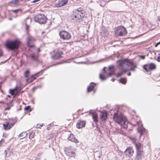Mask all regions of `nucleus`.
I'll return each mask as SVG.
<instances>
[{
	"label": "nucleus",
	"instance_id": "obj_1",
	"mask_svg": "<svg viewBox=\"0 0 160 160\" xmlns=\"http://www.w3.org/2000/svg\"><path fill=\"white\" fill-rule=\"evenodd\" d=\"M120 62L119 68L122 70L124 72H126L128 71H134L135 70L136 66L129 68L133 65V62L128 59H126L123 60L121 59L119 60Z\"/></svg>",
	"mask_w": 160,
	"mask_h": 160
},
{
	"label": "nucleus",
	"instance_id": "obj_2",
	"mask_svg": "<svg viewBox=\"0 0 160 160\" xmlns=\"http://www.w3.org/2000/svg\"><path fill=\"white\" fill-rule=\"evenodd\" d=\"M118 109L116 110V112L114 113L113 119L115 122L120 125L121 128H127L128 125L126 117L121 114L119 115L118 113Z\"/></svg>",
	"mask_w": 160,
	"mask_h": 160
},
{
	"label": "nucleus",
	"instance_id": "obj_3",
	"mask_svg": "<svg viewBox=\"0 0 160 160\" xmlns=\"http://www.w3.org/2000/svg\"><path fill=\"white\" fill-rule=\"evenodd\" d=\"M85 16L84 11L80 8L74 10L71 15V20L73 21L79 22L82 21V18Z\"/></svg>",
	"mask_w": 160,
	"mask_h": 160
},
{
	"label": "nucleus",
	"instance_id": "obj_4",
	"mask_svg": "<svg viewBox=\"0 0 160 160\" xmlns=\"http://www.w3.org/2000/svg\"><path fill=\"white\" fill-rule=\"evenodd\" d=\"M20 42L15 40L13 41H7L5 44L7 48L12 51H16L18 48L20 44Z\"/></svg>",
	"mask_w": 160,
	"mask_h": 160
},
{
	"label": "nucleus",
	"instance_id": "obj_5",
	"mask_svg": "<svg viewBox=\"0 0 160 160\" xmlns=\"http://www.w3.org/2000/svg\"><path fill=\"white\" fill-rule=\"evenodd\" d=\"M34 19L35 22L40 24H44L46 23L48 19L43 14H39L34 17Z\"/></svg>",
	"mask_w": 160,
	"mask_h": 160
},
{
	"label": "nucleus",
	"instance_id": "obj_6",
	"mask_svg": "<svg viewBox=\"0 0 160 160\" xmlns=\"http://www.w3.org/2000/svg\"><path fill=\"white\" fill-rule=\"evenodd\" d=\"M115 32L119 36H122L126 35L127 32L126 29L122 26L118 27L115 30Z\"/></svg>",
	"mask_w": 160,
	"mask_h": 160
},
{
	"label": "nucleus",
	"instance_id": "obj_7",
	"mask_svg": "<svg viewBox=\"0 0 160 160\" xmlns=\"http://www.w3.org/2000/svg\"><path fill=\"white\" fill-rule=\"evenodd\" d=\"M59 35L60 38L64 40H69L71 38V34L68 32L65 31H62L60 32Z\"/></svg>",
	"mask_w": 160,
	"mask_h": 160
},
{
	"label": "nucleus",
	"instance_id": "obj_8",
	"mask_svg": "<svg viewBox=\"0 0 160 160\" xmlns=\"http://www.w3.org/2000/svg\"><path fill=\"white\" fill-rule=\"evenodd\" d=\"M156 66L154 63H151L149 64V66L148 65L145 64L143 67V69L146 71L148 72L150 70H154L156 68Z\"/></svg>",
	"mask_w": 160,
	"mask_h": 160
},
{
	"label": "nucleus",
	"instance_id": "obj_9",
	"mask_svg": "<svg viewBox=\"0 0 160 160\" xmlns=\"http://www.w3.org/2000/svg\"><path fill=\"white\" fill-rule=\"evenodd\" d=\"M27 44L28 46L30 47H33L34 45L33 44L35 41L34 38L30 36H28L27 38Z\"/></svg>",
	"mask_w": 160,
	"mask_h": 160
},
{
	"label": "nucleus",
	"instance_id": "obj_10",
	"mask_svg": "<svg viewBox=\"0 0 160 160\" xmlns=\"http://www.w3.org/2000/svg\"><path fill=\"white\" fill-rule=\"evenodd\" d=\"M68 2V0H62L59 1L58 3L55 4L54 5V7L59 8L66 5Z\"/></svg>",
	"mask_w": 160,
	"mask_h": 160
},
{
	"label": "nucleus",
	"instance_id": "obj_11",
	"mask_svg": "<svg viewBox=\"0 0 160 160\" xmlns=\"http://www.w3.org/2000/svg\"><path fill=\"white\" fill-rule=\"evenodd\" d=\"M62 54V52L61 51H58L55 52L51 56V58L54 59H58L62 57L61 55Z\"/></svg>",
	"mask_w": 160,
	"mask_h": 160
},
{
	"label": "nucleus",
	"instance_id": "obj_12",
	"mask_svg": "<svg viewBox=\"0 0 160 160\" xmlns=\"http://www.w3.org/2000/svg\"><path fill=\"white\" fill-rule=\"evenodd\" d=\"M144 157L143 151H137L136 159L137 160H142Z\"/></svg>",
	"mask_w": 160,
	"mask_h": 160
},
{
	"label": "nucleus",
	"instance_id": "obj_13",
	"mask_svg": "<svg viewBox=\"0 0 160 160\" xmlns=\"http://www.w3.org/2000/svg\"><path fill=\"white\" fill-rule=\"evenodd\" d=\"M86 122L84 121L78 120L77 123V127L78 128H81L85 126Z\"/></svg>",
	"mask_w": 160,
	"mask_h": 160
},
{
	"label": "nucleus",
	"instance_id": "obj_14",
	"mask_svg": "<svg viewBox=\"0 0 160 160\" xmlns=\"http://www.w3.org/2000/svg\"><path fill=\"white\" fill-rule=\"evenodd\" d=\"M108 113L106 111L102 112L101 113L100 119L102 121H105L107 118Z\"/></svg>",
	"mask_w": 160,
	"mask_h": 160
},
{
	"label": "nucleus",
	"instance_id": "obj_15",
	"mask_svg": "<svg viewBox=\"0 0 160 160\" xmlns=\"http://www.w3.org/2000/svg\"><path fill=\"white\" fill-rule=\"evenodd\" d=\"M68 140L73 142L75 143H78V140L75 138L73 134L71 133L68 138Z\"/></svg>",
	"mask_w": 160,
	"mask_h": 160
},
{
	"label": "nucleus",
	"instance_id": "obj_16",
	"mask_svg": "<svg viewBox=\"0 0 160 160\" xmlns=\"http://www.w3.org/2000/svg\"><path fill=\"white\" fill-rule=\"evenodd\" d=\"M29 57L32 61H36L38 60L39 54L38 53L36 54L33 53L30 54Z\"/></svg>",
	"mask_w": 160,
	"mask_h": 160
},
{
	"label": "nucleus",
	"instance_id": "obj_17",
	"mask_svg": "<svg viewBox=\"0 0 160 160\" xmlns=\"http://www.w3.org/2000/svg\"><path fill=\"white\" fill-rule=\"evenodd\" d=\"M89 113L92 114V118L93 119V122H97L98 121V118L97 114H96L95 112L94 113H92L91 110L89 111Z\"/></svg>",
	"mask_w": 160,
	"mask_h": 160
},
{
	"label": "nucleus",
	"instance_id": "obj_18",
	"mask_svg": "<svg viewBox=\"0 0 160 160\" xmlns=\"http://www.w3.org/2000/svg\"><path fill=\"white\" fill-rule=\"evenodd\" d=\"M96 86V84L92 82L90 83L89 87L87 88L88 92H89L92 91L94 89V87Z\"/></svg>",
	"mask_w": 160,
	"mask_h": 160
},
{
	"label": "nucleus",
	"instance_id": "obj_19",
	"mask_svg": "<svg viewBox=\"0 0 160 160\" xmlns=\"http://www.w3.org/2000/svg\"><path fill=\"white\" fill-rule=\"evenodd\" d=\"M42 71H40L39 72L35 74V75H36L37 77L39 76L38 74L41 72ZM37 77L34 76V75H32L30 78L28 79L27 80V81H28L29 82H32L34 80H35L36 78Z\"/></svg>",
	"mask_w": 160,
	"mask_h": 160
},
{
	"label": "nucleus",
	"instance_id": "obj_20",
	"mask_svg": "<svg viewBox=\"0 0 160 160\" xmlns=\"http://www.w3.org/2000/svg\"><path fill=\"white\" fill-rule=\"evenodd\" d=\"M66 154L69 157H72L75 155V152L72 151H64Z\"/></svg>",
	"mask_w": 160,
	"mask_h": 160
},
{
	"label": "nucleus",
	"instance_id": "obj_21",
	"mask_svg": "<svg viewBox=\"0 0 160 160\" xmlns=\"http://www.w3.org/2000/svg\"><path fill=\"white\" fill-rule=\"evenodd\" d=\"M134 153V151H124V154L129 158L132 156Z\"/></svg>",
	"mask_w": 160,
	"mask_h": 160
},
{
	"label": "nucleus",
	"instance_id": "obj_22",
	"mask_svg": "<svg viewBox=\"0 0 160 160\" xmlns=\"http://www.w3.org/2000/svg\"><path fill=\"white\" fill-rule=\"evenodd\" d=\"M142 145L140 143H135V147L137 150H140L142 149Z\"/></svg>",
	"mask_w": 160,
	"mask_h": 160
},
{
	"label": "nucleus",
	"instance_id": "obj_23",
	"mask_svg": "<svg viewBox=\"0 0 160 160\" xmlns=\"http://www.w3.org/2000/svg\"><path fill=\"white\" fill-rule=\"evenodd\" d=\"M4 154H5V156H7L9 157L11 154H12V151H4Z\"/></svg>",
	"mask_w": 160,
	"mask_h": 160
},
{
	"label": "nucleus",
	"instance_id": "obj_24",
	"mask_svg": "<svg viewBox=\"0 0 160 160\" xmlns=\"http://www.w3.org/2000/svg\"><path fill=\"white\" fill-rule=\"evenodd\" d=\"M145 131V129L143 127L142 128H140L138 129V132L140 134V136H141L143 132Z\"/></svg>",
	"mask_w": 160,
	"mask_h": 160
},
{
	"label": "nucleus",
	"instance_id": "obj_25",
	"mask_svg": "<svg viewBox=\"0 0 160 160\" xmlns=\"http://www.w3.org/2000/svg\"><path fill=\"white\" fill-rule=\"evenodd\" d=\"M101 34L102 36L105 37L107 36L108 34V31L107 30H104L102 32H101Z\"/></svg>",
	"mask_w": 160,
	"mask_h": 160
},
{
	"label": "nucleus",
	"instance_id": "obj_26",
	"mask_svg": "<svg viewBox=\"0 0 160 160\" xmlns=\"http://www.w3.org/2000/svg\"><path fill=\"white\" fill-rule=\"evenodd\" d=\"M6 124H3V126L4 127V129L6 130H9V129H8L9 123L8 122H6Z\"/></svg>",
	"mask_w": 160,
	"mask_h": 160
},
{
	"label": "nucleus",
	"instance_id": "obj_27",
	"mask_svg": "<svg viewBox=\"0 0 160 160\" xmlns=\"http://www.w3.org/2000/svg\"><path fill=\"white\" fill-rule=\"evenodd\" d=\"M27 135L26 132H23L19 135V137H21L22 138H23L26 137Z\"/></svg>",
	"mask_w": 160,
	"mask_h": 160
},
{
	"label": "nucleus",
	"instance_id": "obj_28",
	"mask_svg": "<svg viewBox=\"0 0 160 160\" xmlns=\"http://www.w3.org/2000/svg\"><path fill=\"white\" fill-rule=\"evenodd\" d=\"M119 82L123 84H125L126 83L127 80L125 78H121L119 80Z\"/></svg>",
	"mask_w": 160,
	"mask_h": 160
},
{
	"label": "nucleus",
	"instance_id": "obj_29",
	"mask_svg": "<svg viewBox=\"0 0 160 160\" xmlns=\"http://www.w3.org/2000/svg\"><path fill=\"white\" fill-rule=\"evenodd\" d=\"M9 119L10 121H12V123H14V124L16 123L17 121V119L16 117L11 118H10Z\"/></svg>",
	"mask_w": 160,
	"mask_h": 160
},
{
	"label": "nucleus",
	"instance_id": "obj_30",
	"mask_svg": "<svg viewBox=\"0 0 160 160\" xmlns=\"http://www.w3.org/2000/svg\"><path fill=\"white\" fill-rule=\"evenodd\" d=\"M99 78L101 80H104L106 79V78L105 76L102 74H100L99 75Z\"/></svg>",
	"mask_w": 160,
	"mask_h": 160
},
{
	"label": "nucleus",
	"instance_id": "obj_31",
	"mask_svg": "<svg viewBox=\"0 0 160 160\" xmlns=\"http://www.w3.org/2000/svg\"><path fill=\"white\" fill-rule=\"evenodd\" d=\"M29 74V70H26L24 73V76L26 78H28Z\"/></svg>",
	"mask_w": 160,
	"mask_h": 160
},
{
	"label": "nucleus",
	"instance_id": "obj_32",
	"mask_svg": "<svg viewBox=\"0 0 160 160\" xmlns=\"http://www.w3.org/2000/svg\"><path fill=\"white\" fill-rule=\"evenodd\" d=\"M121 71L119 72L117 74L116 77H118L121 76V75H123V74L125 73V72H124L122 71V70H121Z\"/></svg>",
	"mask_w": 160,
	"mask_h": 160
},
{
	"label": "nucleus",
	"instance_id": "obj_33",
	"mask_svg": "<svg viewBox=\"0 0 160 160\" xmlns=\"http://www.w3.org/2000/svg\"><path fill=\"white\" fill-rule=\"evenodd\" d=\"M25 110L28 112H30L32 110L31 108V106H28L25 108Z\"/></svg>",
	"mask_w": 160,
	"mask_h": 160
},
{
	"label": "nucleus",
	"instance_id": "obj_34",
	"mask_svg": "<svg viewBox=\"0 0 160 160\" xmlns=\"http://www.w3.org/2000/svg\"><path fill=\"white\" fill-rule=\"evenodd\" d=\"M53 135L52 134H49L47 137V140H49L50 139L53 138Z\"/></svg>",
	"mask_w": 160,
	"mask_h": 160
},
{
	"label": "nucleus",
	"instance_id": "obj_35",
	"mask_svg": "<svg viewBox=\"0 0 160 160\" xmlns=\"http://www.w3.org/2000/svg\"><path fill=\"white\" fill-rule=\"evenodd\" d=\"M19 2V0H13L11 1V2L12 4H16Z\"/></svg>",
	"mask_w": 160,
	"mask_h": 160
},
{
	"label": "nucleus",
	"instance_id": "obj_36",
	"mask_svg": "<svg viewBox=\"0 0 160 160\" xmlns=\"http://www.w3.org/2000/svg\"><path fill=\"white\" fill-rule=\"evenodd\" d=\"M15 89L16 90L17 92V93H18L21 90V88L19 87H16L15 88Z\"/></svg>",
	"mask_w": 160,
	"mask_h": 160
},
{
	"label": "nucleus",
	"instance_id": "obj_37",
	"mask_svg": "<svg viewBox=\"0 0 160 160\" xmlns=\"http://www.w3.org/2000/svg\"><path fill=\"white\" fill-rule=\"evenodd\" d=\"M15 90V88L13 89H10L9 90V93L11 95H14V91Z\"/></svg>",
	"mask_w": 160,
	"mask_h": 160
},
{
	"label": "nucleus",
	"instance_id": "obj_38",
	"mask_svg": "<svg viewBox=\"0 0 160 160\" xmlns=\"http://www.w3.org/2000/svg\"><path fill=\"white\" fill-rule=\"evenodd\" d=\"M14 124V123H9V125H8V129H10V128H11L14 125V124Z\"/></svg>",
	"mask_w": 160,
	"mask_h": 160
},
{
	"label": "nucleus",
	"instance_id": "obj_39",
	"mask_svg": "<svg viewBox=\"0 0 160 160\" xmlns=\"http://www.w3.org/2000/svg\"><path fill=\"white\" fill-rule=\"evenodd\" d=\"M129 138L133 141V142L135 143L136 138L135 137H130Z\"/></svg>",
	"mask_w": 160,
	"mask_h": 160
},
{
	"label": "nucleus",
	"instance_id": "obj_40",
	"mask_svg": "<svg viewBox=\"0 0 160 160\" xmlns=\"http://www.w3.org/2000/svg\"><path fill=\"white\" fill-rule=\"evenodd\" d=\"M11 108V106L8 104L7 106L5 108L4 110H9Z\"/></svg>",
	"mask_w": 160,
	"mask_h": 160
},
{
	"label": "nucleus",
	"instance_id": "obj_41",
	"mask_svg": "<svg viewBox=\"0 0 160 160\" xmlns=\"http://www.w3.org/2000/svg\"><path fill=\"white\" fill-rule=\"evenodd\" d=\"M19 11H21V9H15V10H12V12L15 13H17V12Z\"/></svg>",
	"mask_w": 160,
	"mask_h": 160
},
{
	"label": "nucleus",
	"instance_id": "obj_42",
	"mask_svg": "<svg viewBox=\"0 0 160 160\" xmlns=\"http://www.w3.org/2000/svg\"><path fill=\"white\" fill-rule=\"evenodd\" d=\"M34 136V134H33V133H31L30 134L29 136V138L30 139H32V138H33Z\"/></svg>",
	"mask_w": 160,
	"mask_h": 160
},
{
	"label": "nucleus",
	"instance_id": "obj_43",
	"mask_svg": "<svg viewBox=\"0 0 160 160\" xmlns=\"http://www.w3.org/2000/svg\"><path fill=\"white\" fill-rule=\"evenodd\" d=\"M139 57L142 59H144L145 57V55H140L139 56Z\"/></svg>",
	"mask_w": 160,
	"mask_h": 160
},
{
	"label": "nucleus",
	"instance_id": "obj_44",
	"mask_svg": "<svg viewBox=\"0 0 160 160\" xmlns=\"http://www.w3.org/2000/svg\"><path fill=\"white\" fill-rule=\"evenodd\" d=\"M113 74V72H110L108 73V75L109 76H112V74Z\"/></svg>",
	"mask_w": 160,
	"mask_h": 160
},
{
	"label": "nucleus",
	"instance_id": "obj_45",
	"mask_svg": "<svg viewBox=\"0 0 160 160\" xmlns=\"http://www.w3.org/2000/svg\"><path fill=\"white\" fill-rule=\"evenodd\" d=\"M29 26L27 23H26V29L27 31H28L29 29Z\"/></svg>",
	"mask_w": 160,
	"mask_h": 160
},
{
	"label": "nucleus",
	"instance_id": "obj_46",
	"mask_svg": "<svg viewBox=\"0 0 160 160\" xmlns=\"http://www.w3.org/2000/svg\"><path fill=\"white\" fill-rule=\"evenodd\" d=\"M3 52L2 50L0 49V57L3 56Z\"/></svg>",
	"mask_w": 160,
	"mask_h": 160
},
{
	"label": "nucleus",
	"instance_id": "obj_47",
	"mask_svg": "<svg viewBox=\"0 0 160 160\" xmlns=\"http://www.w3.org/2000/svg\"><path fill=\"white\" fill-rule=\"evenodd\" d=\"M114 67L113 66H110L109 67V69L110 70H111L112 69H113Z\"/></svg>",
	"mask_w": 160,
	"mask_h": 160
},
{
	"label": "nucleus",
	"instance_id": "obj_48",
	"mask_svg": "<svg viewBox=\"0 0 160 160\" xmlns=\"http://www.w3.org/2000/svg\"><path fill=\"white\" fill-rule=\"evenodd\" d=\"M4 142V139H2L0 141V145H1V144H2V142Z\"/></svg>",
	"mask_w": 160,
	"mask_h": 160
},
{
	"label": "nucleus",
	"instance_id": "obj_49",
	"mask_svg": "<svg viewBox=\"0 0 160 160\" xmlns=\"http://www.w3.org/2000/svg\"><path fill=\"white\" fill-rule=\"evenodd\" d=\"M160 44V41L158 43H157L155 45V47H157L158 45Z\"/></svg>",
	"mask_w": 160,
	"mask_h": 160
},
{
	"label": "nucleus",
	"instance_id": "obj_50",
	"mask_svg": "<svg viewBox=\"0 0 160 160\" xmlns=\"http://www.w3.org/2000/svg\"><path fill=\"white\" fill-rule=\"evenodd\" d=\"M51 124H49V125H48V126L47 128V129L48 130H49L50 129L49 127L51 126Z\"/></svg>",
	"mask_w": 160,
	"mask_h": 160
},
{
	"label": "nucleus",
	"instance_id": "obj_51",
	"mask_svg": "<svg viewBox=\"0 0 160 160\" xmlns=\"http://www.w3.org/2000/svg\"><path fill=\"white\" fill-rule=\"evenodd\" d=\"M157 61L158 62H160V56H158L157 58Z\"/></svg>",
	"mask_w": 160,
	"mask_h": 160
},
{
	"label": "nucleus",
	"instance_id": "obj_52",
	"mask_svg": "<svg viewBox=\"0 0 160 160\" xmlns=\"http://www.w3.org/2000/svg\"><path fill=\"white\" fill-rule=\"evenodd\" d=\"M119 131H120V130H119V129H117V130L115 131V132H118L119 133H120V132Z\"/></svg>",
	"mask_w": 160,
	"mask_h": 160
},
{
	"label": "nucleus",
	"instance_id": "obj_53",
	"mask_svg": "<svg viewBox=\"0 0 160 160\" xmlns=\"http://www.w3.org/2000/svg\"><path fill=\"white\" fill-rule=\"evenodd\" d=\"M42 125H41H41H39V127H38V125H37V128H39L40 127H42Z\"/></svg>",
	"mask_w": 160,
	"mask_h": 160
},
{
	"label": "nucleus",
	"instance_id": "obj_54",
	"mask_svg": "<svg viewBox=\"0 0 160 160\" xmlns=\"http://www.w3.org/2000/svg\"><path fill=\"white\" fill-rule=\"evenodd\" d=\"M40 51V48H38L37 49V52H39Z\"/></svg>",
	"mask_w": 160,
	"mask_h": 160
},
{
	"label": "nucleus",
	"instance_id": "obj_55",
	"mask_svg": "<svg viewBox=\"0 0 160 160\" xmlns=\"http://www.w3.org/2000/svg\"><path fill=\"white\" fill-rule=\"evenodd\" d=\"M115 79L113 78H112V79H111V81H112V82H114V81L115 80Z\"/></svg>",
	"mask_w": 160,
	"mask_h": 160
},
{
	"label": "nucleus",
	"instance_id": "obj_56",
	"mask_svg": "<svg viewBox=\"0 0 160 160\" xmlns=\"http://www.w3.org/2000/svg\"><path fill=\"white\" fill-rule=\"evenodd\" d=\"M127 75L128 76H131V73L130 72H129L128 74H127Z\"/></svg>",
	"mask_w": 160,
	"mask_h": 160
},
{
	"label": "nucleus",
	"instance_id": "obj_57",
	"mask_svg": "<svg viewBox=\"0 0 160 160\" xmlns=\"http://www.w3.org/2000/svg\"><path fill=\"white\" fill-rule=\"evenodd\" d=\"M32 3H36V2H35V0H34L32 2Z\"/></svg>",
	"mask_w": 160,
	"mask_h": 160
},
{
	"label": "nucleus",
	"instance_id": "obj_58",
	"mask_svg": "<svg viewBox=\"0 0 160 160\" xmlns=\"http://www.w3.org/2000/svg\"><path fill=\"white\" fill-rule=\"evenodd\" d=\"M40 0H35L36 2H37L38 1H40Z\"/></svg>",
	"mask_w": 160,
	"mask_h": 160
},
{
	"label": "nucleus",
	"instance_id": "obj_59",
	"mask_svg": "<svg viewBox=\"0 0 160 160\" xmlns=\"http://www.w3.org/2000/svg\"><path fill=\"white\" fill-rule=\"evenodd\" d=\"M36 89V88H35V87H34L33 88V89H34V90H35Z\"/></svg>",
	"mask_w": 160,
	"mask_h": 160
},
{
	"label": "nucleus",
	"instance_id": "obj_60",
	"mask_svg": "<svg viewBox=\"0 0 160 160\" xmlns=\"http://www.w3.org/2000/svg\"><path fill=\"white\" fill-rule=\"evenodd\" d=\"M13 102V100H12L11 101V102H10V104H11V103H12Z\"/></svg>",
	"mask_w": 160,
	"mask_h": 160
},
{
	"label": "nucleus",
	"instance_id": "obj_61",
	"mask_svg": "<svg viewBox=\"0 0 160 160\" xmlns=\"http://www.w3.org/2000/svg\"><path fill=\"white\" fill-rule=\"evenodd\" d=\"M105 68H105V67L104 68H103V71H104V70H105Z\"/></svg>",
	"mask_w": 160,
	"mask_h": 160
},
{
	"label": "nucleus",
	"instance_id": "obj_62",
	"mask_svg": "<svg viewBox=\"0 0 160 160\" xmlns=\"http://www.w3.org/2000/svg\"><path fill=\"white\" fill-rule=\"evenodd\" d=\"M113 110H111L110 111V113H112V112L113 111Z\"/></svg>",
	"mask_w": 160,
	"mask_h": 160
},
{
	"label": "nucleus",
	"instance_id": "obj_63",
	"mask_svg": "<svg viewBox=\"0 0 160 160\" xmlns=\"http://www.w3.org/2000/svg\"><path fill=\"white\" fill-rule=\"evenodd\" d=\"M41 155V153H39L38 154V156H40V155Z\"/></svg>",
	"mask_w": 160,
	"mask_h": 160
},
{
	"label": "nucleus",
	"instance_id": "obj_64",
	"mask_svg": "<svg viewBox=\"0 0 160 160\" xmlns=\"http://www.w3.org/2000/svg\"><path fill=\"white\" fill-rule=\"evenodd\" d=\"M128 148H126V150H128Z\"/></svg>",
	"mask_w": 160,
	"mask_h": 160
}]
</instances>
